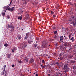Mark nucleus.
Masks as SVG:
<instances>
[{"label":"nucleus","mask_w":76,"mask_h":76,"mask_svg":"<svg viewBox=\"0 0 76 76\" xmlns=\"http://www.w3.org/2000/svg\"><path fill=\"white\" fill-rule=\"evenodd\" d=\"M65 39H67V37H65Z\"/></svg>","instance_id":"nucleus-50"},{"label":"nucleus","mask_w":76,"mask_h":76,"mask_svg":"<svg viewBox=\"0 0 76 76\" xmlns=\"http://www.w3.org/2000/svg\"><path fill=\"white\" fill-rule=\"evenodd\" d=\"M11 10V8L10 7H9L8 8V10H9V11H10V10Z\"/></svg>","instance_id":"nucleus-29"},{"label":"nucleus","mask_w":76,"mask_h":76,"mask_svg":"<svg viewBox=\"0 0 76 76\" xmlns=\"http://www.w3.org/2000/svg\"><path fill=\"white\" fill-rule=\"evenodd\" d=\"M27 46V45L26 44L23 43L22 45V47L24 49V48H25V47H26Z\"/></svg>","instance_id":"nucleus-3"},{"label":"nucleus","mask_w":76,"mask_h":76,"mask_svg":"<svg viewBox=\"0 0 76 76\" xmlns=\"http://www.w3.org/2000/svg\"><path fill=\"white\" fill-rule=\"evenodd\" d=\"M76 67V66H73V69H75V67Z\"/></svg>","instance_id":"nucleus-32"},{"label":"nucleus","mask_w":76,"mask_h":76,"mask_svg":"<svg viewBox=\"0 0 76 76\" xmlns=\"http://www.w3.org/2000/svg\"><path fill=\"white\" fill-rule=\"evenodd\" d=\"M45 65L42 66V68H45Z\"/></svg>","instance_id":"nucleus-45"},{"label":"nucleus","mask_w":76,"mask_h":76,"mask_svg":"<svg viewBox=\"0 0 76 76\" xmlns=\"http://www.w3.org/2000/svg\"><path fill=\"white\" fill-rule=\"evenodd\" d=\"M75 7H76V3H75Z\"/></svg>","instance_id":"nucleus-54"},{"label":"nucleus","mask_w":76,"mask_h":76,"mask_svg":"<svg viewBox=\"0 0 76 76\" xmlns=\"http://www.w3.org/2000/svg\"><path fill=\"white\" fill-rule=\"evenodd\" d=\"M71 36H71V34H69V39H70V37H71Z\"/></svg>","instance_id":"nucleus-36"},{"label":"nucleus","mask_w":76,"mask_h":76,"mask_svg":"<svg viewBox=\"0 0 76 76\" xmlns=\"http://www.w3.org/2000/svg\"><path fill=\"white\" fill-rule=\"evenodd\" d=\"M69 53H72V51L71 50V49L70 48L69 49L68 51Z\"/></svg>","instance_id":"nucleus-22"},{"label":"nucleus","mask_w":76,"mask_h":76,"mask_svg":"<svg viewBox=\"0 0 76 76\" xmlns=\"http://www.w3.org/2000/svg\"><path fill=\"white\" fill-rule=\"evenodd\" d=\"M35 76H38V74H36Z\"/></svg>","instance_id":"nucleus-51"},{"label":"nucleus","mask_w":76,"mask_h":76,"mask_svg":"<svg viewBox=\"0 0 76 76\" xmlns=\"http://www.w3.org/2000/svg\"><path fill=\"white\" fill-rule=\"evenodd\" d=\"M56 64H58H58H59L58 63V62H56Z\"/></svg>","instance_id":"nucleus-44"},{"label":"nucleus","mask_w":76,"mask_h":76,"mask_svg":"<svg viewBox=\"0 0 76 76\" xmlns=\"http://www.w3.org/2000/svg\"><path fill=\"white\" fill-rule=\"evenodd\" d=\"M10 56H11V54H8L7 58H10Z\"/></svg>","instance_id":"nucleus-13"},{"label":"nucleus","mask_w":76,"mask_h":76,"mask_svg":"<svg viewBox=\"0 0 76 76\" xmlns=\"http://www.w3.org/2000/svg\"><path fill=\"white\" fill-rule=\"evenodd\" d=\"M48 76H50V74H48Z\"/></svg>","instance_id":"nucleus-56"},{"label":"nucleus","mask_w":76,"mask_h":76,"mask_svg":"<svg viewBox=\"0 0 76 76\" xmlns=\"http://www.w3.org/2000/svg\"><path fill=\"white\" fill-rule=\"evenodd\" d=\"M63 36H61L60 37V40L61 42H63Z\"/></svg>","instance_id":"nucleus-6"},{"label":"nucleus","mask_w":76,"mask_h":76,"mask_svg":"<svg viewBox=\"0 0 76 76\" xmlns=\"http://www.w3.org/2000/svg\"><path fill=\"white\" fill-rule=\"evenodd\" d=\"M13 48L14 50H17V48L15 47H14Z\"/></svg>","instance_id":"nucleus-24"},{"label":"nucleus","mask_w":76,"mask_h":76,"mask_svg":"<svg viewBox=\"0 0 76 76\" xmlns=\"http://www.w3.org/2000/svg\"><path fill=\"white\" fill-rule=\"evenodd\" d=\"M54 12H53L52 11H51L50 14H52V15H53V14H54Z\"/></svg>","instance_id":"nucleus-34"},{"label":"nucleus","mask_w":76,"mask_h":76,"mask_svg":"<svg viewBox=\"0 0 76 76\" xmlns=\"http://www.w3.org/2000/svg\"><path fill=\"white\" fill-rule=\"evenodd\" d=\"M4 76H7V71L6 70L5 72V75Z\"/></svg>","instance_id":"nucleus-18"},{"label":"nucleus","mask_w":76,"mask_h":76,"mask_svg":"<svg viewBox=\"0 0 76 76\" xmlns=\"http://www.w3.org/2000/svg\"><path fill=\"white\" fill-rule=\"evenodd\" d=\"M72 23L73 24V26H76V22H75V21H72Z\"/></svg>","instance_id":"nucleus-7"},{"label":"nucleus","mask_w":76,"mask_h":76,"mask_svg":"<svg viewBox=\"0 0 76 76\" xmlns=\"http://www.w3.org/2000/svg\"><path fill=\"white\" fill-rule=\"evenodd\" d=\"M21 1H24L23 3L24 4H26L28 3L27 0H21Z\"/></svg>","instance_id":"nucleus-9"},{"label":"nucleus","mask_w":76,"mask_h":76,"mask_svg":"<svg viewBox=\"0 0 76 76\" xmlns=\"http://www.w3.org/2000/svg\"><path fill=\"white\" fill-rule=\"evenodd\" d=\"M5 72V70H4V69L3 71L1 72V75H4Z\"/></svg>","instance_id":"nucleus-14"},{"label":"nucleus","mask_w":76,"mask_h":76,"mask_svg":"<svg viewBox=\"0 0 76 76\" xmlns=\"http://www.w3.org/2000/svg\"><path fill=\"white\" fill-rule=\"evenodd\" d=\"M12 67H15V65H14V64L12 65Z\"/></svg>","instance_id":"nucleus-35"},{"label":"nucleus","mask_w":76,"mask_h":76,"mask_svg":"<svg viewBox=\"0 0 76 76\" xmlns=\"http://www.w3.org/2000/svg\"><path fill=\"white\" fill-rule=\"evenodd\" d=\"M11 28H12V29H15V26H13V25H11Z\"/></svg>","instance_id":"nucleus-20"},{"label":"nucleus","mask_w":76,"mask_h":76,"mask_svg":"<svg viewBox=\"0 0 76 76\" xmlns=\"http://www.w3.org/2000/svg\"><path fill=\"white\" fill-rule=\"evenodd\" d=\"M54 34H57V31H55L54 32Z\"/></svg>","instance_id":"nucleus-31"},{"label":"nucleus","mask_w":76,"mask_h":76,"mask_svg":"<svg viewBox=\"0 0 76 76\" xmlns=\"http://www.w3.org/2000/svg\"><path fill=\"white\" fill-rule=\"evenodd\" d=\"M4 76H7L4 75Z\"/></svg>","instance_id":"nucleus-63"},{"label":"nucleus","mask_w":76,"mask_h":76,"mask_svg":"<svg viewBox=\"0 0 76 76\" xmlns=\"http://www.w3.org/2000/svg\"><path fill=\"white\" fill-rule=\"evenodd\" d=\"M73 39H74V37H72L71 39L70 40H72Z\"/></svg>","instance_id":"nucleus-37"},{"label":"nucleus","mask_w":76,"mask_h":76,"mask_svg":"<svg viewBox=\"0 0 76 76\" xmlns=\"http://www.w3.org/2000/svg\"><path fill=\"white\" fill-rule=\"evenodd\" d=\"M63 28H62V30L63 31Z\"/></svg>","instance_id":"nucleus-61"},{"label":"nucleus","mask_w":76,"mask_h":76,"mask_svg":"<svg viewBox=\"0 0 76 76\" xmlns=\"http://www.w3.org/2000/svg\"><path fill=\"white\" fill-rule=\"evenodd\" d=\"M12 51L13 53H14L15 52V51H14V50H12Z\"/></svg>","instance_id":"nucleus-42"},{"label":"nucleus","mask_w":76,"mask_h":76,"mask_svg":"<svg viewBox=\"0 0 76 76\" xmlns=\"http://www.w3.org/2000/svg\"><path fill=\"white\" fill-rule=\"evenodd\" d=\"M52 28H53V29H56V27L53 26L52 27Z\"/></svg>","instance_id":"nucleus-40"},{"label":"nucleus","mask_w":76,"mask_h":76,"mask_svg":"<svg viewBox=\"0 0 76 76\" xmlns=\"http://www.w3.org/2000/svg\"><path fill=\"white\" fill-rule=\"evenodd\" d=\"M28 42L29 44H32V42H33V41L32 40H28Z\"/></svg>","instance_id":"nucleus-10"},{"label":"nucleus","mask_w":76,"mask_h":76,"mask_svg":"<svg viewBox=\"0 0 76 76\" xmlns=\"http://www.w3.org/2000/svg\"><path fill=\"white\" fill-rule=\"evenodd\" d=\"M6 65H4V66H3V67H4V70H5V69H6Z\"/></svg>","instance_id":"nucleus-23"},{"label":"nucleus","mask_w":76,"mask_h":76,"mask_svg":"<svg viewBox=\"0 0 76 76\" xmlns=\"http://www.w3.org/2000/svg\"><path fill=\"white\" fill-rule=\"evenodd\" d=\"M74 18H75V16H74L71 17V18H72V19H74Z\"/></svg>","instance_id":"nucleus-48"},{"label":"nucleus","mask_w":76,"mask_h":76,"mask_svg":"<svg viewBox=\"0 0 76 76\" xmlns=\"http://www.w3.org/2000/svg\"><path fill=\"white\" fill-rule=\"evenodd\" d=\"M4 46H5V47H7V46H8V44H7L6 43L4 45Z\"/></svg>","instance_id":"nucleus-26"},{"label":"nucleus","mask_w":76,"mask_h":76,"mask_svg":"<svg viewBox=\"0 0 76 76\" xmlns=\"http://www.w3.org/2000/svg\"><path fill=\"white\" fill-rule=\"evenodd\" d=\"M75 22H76V19L75 20Z\"/></svg>","instance_id":"nucleus-60"},{"label":"nucleus","mask_w":76,"mask_h":76,"mask_svg":"<svg viewBox=\"0 0 76 76\" xmlns=\"http://www.w3.org/2000/svg\"><path fill=\"white\" fill-rule=\"evenodd\" d=\"M53 18H55V17H56V15H53Z\"/></svg>","instance_id":"nucleus-38"},{"label":"nucleus","mask_w":76,"mask_h":76,"mask_svg":"<svg viewBox=\"0 0 76 76\" xmlns=\"http://www.w3.org/2000/svg\"><path fill=\"white\" fill-rule=\"evenodd\" d=\"M18 39H21V38H22V37H21V36H20V35H18Z\"/></svg>","instance_id":"nucleus-12"},{"label":"nucleus","mask_w":76,"mask_h":76,"mask_svg":"<svg viewBox=\"0 0 76 76\" xmlns=\"http://www.w3.org/2000/svg\"><path fill=\"white\" fill-rule=\"evenodd\" d=\"M34 61V58L31 59L30 60V61L29 62V63H33Z\"/></svg>","instance_id":"nucleus-11"},{"label":"nucleus","mask_w":76,"mask_h":76,"mask_svg":"<svg viewBox=\"0 0 76 76\" xmlns=\"http://www.w3.org/2000/svg\"><path fill=\"white\" fill-rule=\"evenodd\" d=\"M37 44H34V47H37Z\"/></svg>","instance_id":"nucleus-41"},{"label":"nucleus","mask_w":76,"mask_h":76,"mask_svg":"<svg viewBox=\"0 0 76 76\" xmlns=\"http://www.w3.org/2000/svg\"><path fill=\"white\" fill-rule=\"evenodd\" d=\"M60 57V60H63V57L61 56Z\"/></svg>","instance_id":"nucleus-28"},{"label":"nucleus","mask_w":76,"mask_h":76,"mask_svg":"<svg viewBox=\"0 0 76 76\" xmlns=\"http://www.w3.org/2000/svg\"><path fill=\"white\" fill-rule=\"evenodd\" d=\"M22 17L21 16H19L18 18V19H20V20H22Z\"/></svg>","instance_id":"nucleus-17"},{"label":"nucleus","mask_w":76,"mask_h":76,"mask_svg":"<svg viewBox=\"0 0 76 76\" xmlns=\"http://www.w3.org/2000/svg\"><path fill=\"white\" fill-rule=\"evenodd\" d=\"M61 57V54H60L59 55V57Z\"/></svg>","instance_id":"nucleus-52"},{"label":"nucleus","mask_w":76,"mask_h":76,"mask_svg":"<svg viewBox=\"0 0 76 76\" xmlns=\"http://www.w3.org/2000/svg\"><path fill=\"white\" fill-rule=\"evenodd\" d=\"M68 58H72V57H73V56L68 55Z\"/></svg>","instance_id":"nucleus-19"},{"label":"nucleus","mask_w":76,"mask_h":76,"mask_svg":"<svg viewBox=\"0 0 76 76\" xmlns=\"http://www.w3.org/2000/svg\"><path fill=\"white\" fill-rule=\"evenodd\" d=\"M42 63H45V61H44V60H42Z\"/></svg>","instance_id":"nucleus-33"},{"label":"nucleus","mask_w":76,"mask_h":76,"mask_svg":"<svg viewBox=\"0 0 76 76\" xmlns=\"http://www.w3.org/2000/svg\"><path fill=\"white\" fill-rule=\"evenodd\" d=\"M42 65L41 64V67H42Z\"/></svg>","instance_id":"nucleus-55"},{"label":"nucleus","mask_w":76,"mask_h":76,"mask_svg":"<svg viewBox=\"0 0 76 76\" xmlns=\"http://www.w3.org/2000/svg\"><path fill=\"white\" fill-rule=\"evenodd\" d=\"M7 18L8 19H10V16L9 15H7Z\"/></svg>","instance_id":"nucleus-30"},{"label":"nucleus","mask_w":76,"mask_h":76,"mask_svg":"<svg viewBox=\"0 0 76 76\" xmlns=\"http://www.w3.org/2000/svg\"><path fill=\"white\" fill-rule=\"evenodd\" d=\"M69 45H70V44H69V42H66L64 44V47H67V46H69Z\"/></svg>","instance_id":"nucleus-5"},{"label":"nucleus","mask_w":76,"mask_h":76,"mask_svg":"<svg viewBox=\"0 0 76 76\" xmlns=\"http://www.w3.org/2000/svg\"><path fill=\"white\" fill-rule=\"evenodd\" d=\"M26 35L27 37H30L31 36V34L29 33H27L26 34Z\"/></svg>","instance_id":"nucleus-8"},{"label":"nucleus","mask_w":76,"mask_h":76,"mask_svg":"<svg viewBox=\"0 0 76 76\" xmlns=\"http://www.w3.org/2000/svg\"><path fill=\"white\" fill-rule=\"evenodd\" d=\"M49 72H51V70H49Z\"/></svg>","instance_id":"nucleus-53"},{"label":"nucleus","mask_w":76,"mask_h":76,"mask_svg":"<svg viewBox=\"0 0 76 76\" xmlns=\"http://www.w3.org/2000/svg\"><path fill=\"white\" fill-rule=\"evenodd\" d=\"M52 40L53 41L54 40V39H52Z\"/></svg>","instance_id":"nucleus-62"},{"label":"nucleus","mask_w":76,"mask_h":76,"mask_svg":"<svg viewBox=\"0 0 76 76\" xmlns=\"http://www.w3.org/2000/svg\"><path fill=\"white\" fill-rule=\"evenodd\" d=\"M21 29H22V30L23 31V29L22 28Z\"/></svg>","instance_id":"nucleus-58"},{"label":"nucleus","mask_w":76,"mask_h":76,"mask_svg":"<svg viewBox=\"0 0 76 76\" xmlns=\"http://www.w3.org/2000/svg\"><path fill=\"white\" fill-rule=\"evenodd\" d=\"M10 4H11V3H10Z\"/></svg>","instance_id":"nucleus-64"},{"label":"nucleus","mask_w":76,"mask_h":76,"mask_svg":"<svg viewBox=\"0 0 76 76\" xmlns=\"http://www.w3.org/2000/svg\"><path fill=\"white\" fill-rule=\"evenodd\" d=\"M67 69H66V70H65V71H64V72L65 73H66V72H67V71H68V70H67Z\"/></svg>","instance_id":"nucleus-39"},{"label":"nucleus","mask_w":76,"mask_h":76,"mask_svg":"<svg viewBox=\"0 0 76 76\" xmlns=\"http://www.w3.org/2000/svg\"><path fill=\"white\" fill-rule=\"evenodd\" d=\"M68 66V64H65V65H64V67L63 69L65 70H67V69H68V68L67 67Z\"/></svg>","instance_id":"nucleus-2"},{"label":"nucleus","mask_w":76,"mask_h":76,"mask_svg":"<svg viewBox=\"0 0 76 76\" xmlns=\"http://www.w3.org/2000/svg\"><path fill=\"white\" fill-rule=\"evenodd\" d=\"M14 9H15V7H13L11 9V10L10 12H13L14 10Z\"/></svg>","instance_id":"nucleus-15"},{"label":"nucleus","mask_w":76,"mask_h":76,"mask_svg":"<svg viewBox=\"0 0 76 76\" xmlns=\"http://www.w3.org/2000/svg\"><path fill=\"white\" fill-rule=\"evenodd\" d=\"M12 26V25H8V27L9 28H11Z\"/></svg>","instance_id":"nucleus-21"},{"label":"nucleus","mask_w":76,"mask_h":76,"mask_svg":"<svg viewBox=\"0 0 76 76\" xmlns=\"http://www.w3.org/2000/svg\"><path fill=\"white\" fill-rule=\"evenodd\" d=\"M42 42V46L43 48H45L46 47V46L45 45H48V43L45 40H43Z\"/></svg>","instance_id":"nucleus-1"},{"label":"nucleus","mask_w":76,"mask_h":76,"mask_svg":"<svg viewBox=\"0 0 76 76\" xmlns=\"http://www.w3.org/2000/svg\"><path fill=\"white\" fill-rule=\"evenodd\" d=\"M64 37L65 38V37H66V36L64 35Z\"/></svg>","instance_id":"nucleus-57"},{"label":"nucleus","mask_w":76,"mask_h":76,"mask_svg":"<svg viewBox=\"0 0 76 76\" xmlns=\"http://www.w3.org/2000/svg\"><path fill=\"white\" fill-rule=\"evenodd\" d=\"M72 40V42H74L75 40V39H73Z\"/></svg>","instance_id":"nucleus-47"},{"label":"nucleus","mask_w":76,"mask_h":76,"mask_svg":"<svg viewBox=\"0 0 76 76\" xmlns=\"http://www.w3.org/2000/svg\"><path fill=\"white\" fill-rule=\"evenodd\" d=\"M19 62V63H22V61H20Z\"/></svg>","instance_id":"nucleus-46"},{"label":"nucleus","mask_w":76,"mask_h":76,"mask_svg":"<svg viewBox=\"0 0 76 76\" xmlns=\"http://www.w3.org/2000/svg\"><path fill=\"white\" fill-rule=\"evenodd\" d=\"M53 64H54L53 63H52L51 64H50V65H51V66H53Z\"/></svg>","instance_id":"nucleus-49"},{"label":"nucleus","mask_w":76,"mask_h":76,"mask_svg":"<svg viewBox=\"0 0 76 76\" xmlns=\"http://www.w3.org/2000/svg\"><path fill=\"white\" fill-rule=\"evenodd\" d=\"M40 56H42V54H41V55H40Z\"/></svg>","instance_id":"nucleus-59"},{"label":"nucleus","mask_w":76,"mask_h":76,"mask_svg":"<svg viewBox=\"0 0 76 76\" xmlns=\"http://www.w3.org/2000/svg\"><path fill=\"white\" fill-rule=\"evenodd\" d=\"M6 10H7L6 9V10H4L2 12V15L3 16H5V13H6Z\"/></svg>","instance_id":"nucleus-4"},{"label":"nucleus","mask_w":76,"mask_h":76,"mask_svg":"<svg viewBox=\"0 0 76 76\" xmlns=\"http://www.w3.org/2000/svg\"><path fill=\"white\" fill-rule=\"evenodd\" d=\"M75 62H76V61H71V63H75Z\"/></svg>","instance_id":"nucleus-27"},{"label":"nucleus","mask_w":76,"mask_h":76,"mask_svg":"<svg viewBox=\"0 0 76 76\" xmlns=\"http://www.w3.org/2000/svg\"><path fill=\"white\" fill-rule=\"evenodd\" d=\"M25 61H26V62H28V58H26L24 59Z\"/></svg>","instance_id":"nucleus-16"},{"label":"nucleus","mask_w":76,"mask_h":76,"mask_svg":"<svg viewBox=\"0 0 76 76\" xmlns=\"http://www.w3.org/2000/svg\"><path fill=\"white\" fill-rule=\"evenodd\" d=\"M10 32H13V29H11V30H10Z\"/></svg>","instance_id":"nucleus-43"},{"label":"nucleus","mask_w":76,"mask_h":76,"mask_svg":"<svg viewBox=\"0 0 76 76\" xmlns=\"http://www.w3.org/2000/svg\"><path fill=\"white\" fill-rule=\"evenodd\" d=\"M28 38V36H25L24 38V39H27Z\"/></svg>","instance_id":"nucleus-25"}]
</instances>
